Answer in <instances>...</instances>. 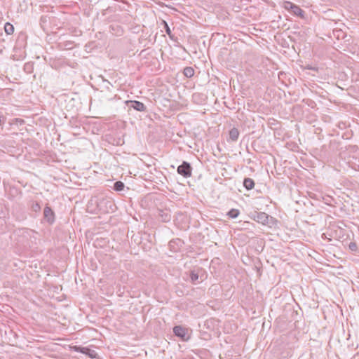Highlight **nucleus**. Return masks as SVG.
Here are the masks:
<instances>
[{
    "label": "nucleus",
    "instance_id": "obj_19",
    "mask_svg": "<svg viewBox=\"0 0 359 359\" xmlns=\"http://www.w3.org/2000/svg\"><path fill=\"white\" fill-rule=\"evenodd\" d=\"M161 217L162 218V221L164 222H167L170 220V215L168 213H163L161 215Z\"/></svg>",
    "mask_w": 359,
    "mask_h": 359
},
{
    "label": "nucleus",
    "instance_id": "obj_21",
    "mask_svg": "<svg viewBox=\"0 0 359 359\" xmlns=\"http://www.w3.org/2000/svg\"><path fill=\"white\" fill-rule=\"evenodd\" d=\"M90 350L88 348H81V352L82 353H85V354H88V351H90ZM89 355L93 358V353H89Z\"/></svg>",
    "mask_w": 359,
    "mask_h": 359
},
{
    "label": "nucleus",
    "instance_id": "obj_22",
    "mask_svg": "<svg viewBox=\"0 0 359 359\" xmlns=\"http://www.w3.org/2000/svg\"><path fill=\"white\" fill-rule=\"evenodd\" d=\"M176 243H177V241H171L169 243L170 247L172 249V250H174V251H177V249L175 248V245H174Z\"/></svg>",
    "mask_w": 359,
    "mask_h": 359
},
{
    "label": "nucleus",
    "instance_id": "obj_20",
    "mask_svg": "<svg viewBox=\"0 0 359 359\" xmlns=\"http://www.w3.org/2000/svg\"><path fill=\"white\" fill-rule=\"evenodd\" d=\"M165 32H166L167 34L169 35L170 39H172V35L171 34V30H170V27H168V24L166 22H165Z\"/></svg>",
    "mask_w": 359,
    "mask_h": 359
},
{
    "label": "nucleus",
    "instance_id": "obj_7",
    "mask_svg": "<svg viewBox=\"0 0 359 359\" xmlns=\"http://www.w3.org/2000/svg\"><path fill=\"white\" fill-rule=\"evenodd\" d=\"M240 133L239 130L236 128H233L229 130V141L236 142L238 139Z\"/></svg>",
    "mask_w": 359,
    "mask_h": 359
},
{
    "label": "nucleus",
    "instance_id": "obj_2",
    "mask_svg": "<svg viewBox=\"0 0 359 359\" xmlns=\"http://www.w3.org/2000/svg\"><path fill=\"white\" fill-rule=\"evenodd\" d=\"M192 168L189 163L183 161V163L178 166L177 172L184 177H189L191 176Z\"/></svg>",
    "mask_w": 359,
    "mask_h": 359
},
{
    "label": "nucleus",
    "instance_id": "obj_24",
    "mask_svg": "<svg viewBox=\"0 0 359 359\" xmlns=\"http://www.w3.org/2000/svg\"><path fill=\"white\" fill-rule=\"evenodd\" d=\"M16 121L18 122H23V120H22V119L19 120L18 118H16Z\"/></svg>",
    "mask_w": 359,
    "mask_h": 359
},
{
    "label": "nucleus",
    "instance_id": "obj_3",
    "mask_svg": "<svg viewBox=\"0 0 359 359\" xmlns=\"http://www.w3.org/2000/svg\"><path fill=\"white\" fill-rule=\"evenodd\" d=\"M173 332L177 337L181 338L183 341H187L189 339L187 329L182 326H175L173 327Z\"/></svg>",
    "mask_w": 359,
    "mask_h": 359
},
{
    "label": "nucleus",
    "instance_id": "obj_15",
    "mask_svg": "<svg viewBox=\"0 0 359 359\" xmlns=\"http://www.w3.org/2000/svg\"><path fill=\"white\" fill-rule=\"evenodd\" d=\"M31 210L34 212H39L41 210V206L36 202L32 203L31 205Z\"/></svg>",
    "mask_w": 359,
    "mask_h": 359
},
{
    "label": "nucleus",
    "instance_id": "obj_23",
    "mask_svg": "<svg viewBox=\"0 0 359 359\" xmlns=\"http://www.w3.org/2000/svg\"><path fill=\"white\" fill-rule=\"evenodd\" d=\"M305 69H306L313 70V71H315V72H318V67H313L309 66V65H308V66L305 67Z\"/></svg>",
    "mask_w": 359,
    "mask_h": 359
},
{
    "label": "nucleus",
    "instance_id": "obj_16",
    "mask_svg": "<svg viewBox=\"0 0 359 359\" xmlns=\"http://www.w3.org/2000/svg\"><path fill=\"white\" fill-rule=\"evenodd\" d=\"M198 274L196 273L194 271H192L190 274V278L193 283H195L198 280Z\"/></svg>",
    "mask_w": 359,
    "mask_h": 359
},
{
    "label": "nucleus",
    "instance_id": "obj_10",
    "mask_svg": "<svg viewBox=\"0 0 359 359\" xmlns=\"http://www.w3.org/2000/svg\"><path fill=\"white\" fill-rule=\"evenodd\" d=\"M291 12L299 17L303 18L304 17V11L298 6L295 5L293 6V8L291 10Z\"/></svg>",
    "mask_w": 359,
    "mask_h": 359
},
{
    "label": "nucleus",
    "instance_id": "obj_4",
    "mask_svg": "<svg viewBox=\"0 0 359 359\" xmlns=\"http://www.w3.org/2000/svg\"><path fill=\"white\" fill-rule=\"evenodd\" d=\"M43 218L49 224H53L55 222V213L48 205L43 209Z\"/></svg>",
    "mask_w": 359,
    "mask_h": 359
},
{
    "label": "nucleus",
    "instance_id": "obj_13",
    "mask_svg": "<svg viewBox=\"0 0 359 359\" xmlns=\"http://www.w3.org/2000/svg\"><path fill=\"white\" fill-rule=\"evenodd\" d=\"M240 211L238 209L233 208L228 212L227 215L231 218H236L238 217Z\"/></svg>",
    "mask_w": 359,
    "mask_h": 359
},
{
    "label": "nucleus",
    "instance_id": "obj_11",
    "mask_svg": "<svg viewBox=\"0 0 359 359\" xmlns=\"http://www.w3.org/2000/svg\"><path fill=\"white\" fill-rule=\"evenodd\" d=\"M183 74L186 77L191 78L194 74V69L193 67H187L184 69Z\"/></svg>",
    "mask_w": 359,
    "mask_h": 359
},
{
    "label": "nucleus",
    "instance_id": "obj_6",
    "mask_svg": "<svg viewBox=\"0 0 359 359\" xmlns=\"http://www.w3.org/2000/svg\"><path fill=\"white\" fill-rule=\"evenodd\" d=\"M254 219L258 223L266 224L269 222V215L264 212H257L254 216Z\"/></svg>",
    "mask_w": 359,
    "mask_h": 359
},
{
    "label": "nucleus",
    "instance_id": "obj_5",
    "mask_svg": "<svg viewBox=\"0 0 359 359\" xmlns=\"http://www.w3.org/2000/svg\"><path fill=\"white\" fill-rule=\"evenodd\" d=\"M126 104L128 107L135 109L136 111H144L146 109L144 104L137 100L127 101Z\"/></svg>",
    "mask_w": 359,
    "mask_h": 359
},
{
    "label": "nucleus",
    "instance_id": "obj_1",
    "mask_svg": "<svg viewBox=\"0 0 359 359\" xmlns=\"http://www.w3.org/2000/svg\"><path fill=\"white\" fill-rule=\"evenodd\" d=\"M97 207L98 210L102 212H113L115 205L110 198L100 197L96 200Z\"/></svg>",
    "mask_w": 359,
    "mask_h": 359
},
{
    "label": "nucleus",
    "instance_id": "obj_9",
    "mask_svg": "<svg viewBox=\"0 0 359 359\" xmlns=\"http://www.w3.org/2000/svg\"><path fill=\"white\" fill-rule=\"evenodd\" d=\"M192 97L195 102L201 104L205 101L206 96L203 95L199 92H197L193 94Z\"/></svg>",
    "mask_w": 359,
    "mask_h": 359
},
{
    "label": "nucleus",
    "instance_id": "obj_14",
    "mask_svg": "<svg viewBox=\"0 0 359 359\" xmlns=\"http://www.w3.org/2000/svg\"><path fill=\"white\" fill-rule=\"evenodd\" d=\"M4 29H5L6 33L8 34H12L14 32L13 26L8 22H6L5 24Z\"/></svg>",
    "mask_w": 359,
    "mask_h": 359
},
{
    "label": "nucleus",
    "instance_id": "obj_17",
    "mask_svg": "<svg viewBox=\"0 0 359 359\" xmlns=\"http://www.w3.org/2000/svg\"><path fill=\"white\" fill-rule=\"evenodd\" d=\"M294 6V4L290 1L283 2V8L287 11H291V10Z\"/></svg>",
    "mask_w": 359,
    "mask_h": 359
},
{
    "label": "nucleus",
    "instance_id": "obj_25",
    "mask_svg": "<svg viewBox=\"0 0 359 359\" xmlns=\"http://www.w3.org/2000/svg\"><path fill=\"white\" fill-rule=\"evenodd\" d=\"M16 121L18 122H23V120H22V119L19 120L18 118H16Z\"/></svg>",
    "mask_w": 359,
    "mask_h": 359
},
{
    "label": "nucleus",
    "instance_id": "obj_12",
    "mask_svg": "<svg viewBox=\"0 0 359 359\" xmlns=\"http://www.w3.org/2000/svg\"><path fill=\"white\" fill-rule=\"evenodd\" d=\"M124 187H125V184H124V183L123 182H121V181H116L114 184L113 189L116 191H121L123 190Z\"/></svg>",
    "mask_w": 359,
    "mask_h": 359
},
{
    "label": "nucleus",
    "instance_id": "obj_8",
    "mask_svg": "<svg viewBox=\"0 0 359 359\" xmlns=\"http://www.w3.org/2000/svg\"><path fill=\"white\" fill-rule=\"evenodd\" d=\"M243 186L247 190H251L255 187V182L252 179L246 177L243 180Z\"/></svg>",
    "mask_w": 359,
    "mask_h": 359
},
{
    "label": "nucleus",
    "instance_id": "obj_18",
    "mask_svg": "<svg viewBox=\"0 0 359 359\" xmlns=\"http://www.w3.org/2000/svg\"><path fill=\"white\" fill-rule=\"evenodd\" d=\"M7 118L4 114H0V129L2 130L4 124L6 123Z\"/></svg>",
    "mask_w": 359,
    "mask_h": 359
}]
</instances>
